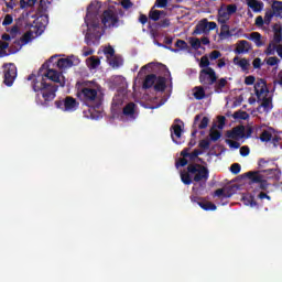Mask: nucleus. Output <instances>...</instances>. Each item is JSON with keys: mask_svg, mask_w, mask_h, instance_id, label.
Wrapping results in <instances>:
<instances>
[{"mask_svg": "<svg viewBox=\"0 0 282 282\" xmlns=\"http://www.w3.org/2000/svg\"><path fill=\"white\" fill-rule=\"evenodd\" d=\"M230 171L234 173V175H238V173H241V165L239 163H234Z\"/></svg>", "mask_w": 282, "mask_h": 282, "instance_id": "48", "label": "nucleus"}, {"mask_svg": "<svg viewBox=\"0 0 282 282\" xmlns=\"http://www.w3.org/2000/svg\"><path fill=\"white\" fill-rule=\"evenodd\" d=\"M280 59L278 57H268L267 58V65H270L271 67H274V65H279Z\"/></svg>", "mask_w": 282, "mask_h": 282, "instance_id": "49", "label": "nucleus"}, {"mask_svg": "<svg viewBox=\"0 0 282 282\" xmlns=\"http://www.w3.org/2000/svg\"><path fill=\"white\" fill-rule=\"evenodd\" d=\"M226 58L225 57H223V58H219L218 59V62H217V67L219 68V69H221V67H226Z\"/></svg>", "mask_w": 282, "mask_h": 282, "instance_id": "60", "label": "nucleus"}, {"mask_svg": "<svg viewBox=\"0 0 282 282\" xmlns=\"http://www.w3.org/2000/svg\"><path fill=\"white\" fill-rule=\"evenodd\" d=\"M183 127H184V123L180 120H176L172 126L171 135L175 144H182V142H184V140L182 139V132L184 131Z\"/></svg>", "mask_w": 282, "mask_h": 282, "instance_id": "15", "label": "nucleus"}, {"mask_svg": "<svg viewBox=\"0 0 282 282\" xmlns=\"http://www.w3.org/2000/svg\"><path fill=\"white\" fill-rule=\"evenodd\" d=\"M275 52H276L278 56H280V58H282V44H278Z\"/></svg>", "mask_w": 282, "mask_h": 282, "instance_id": "64", "label": "nucleus"}, {"mask_svg": "<svg viewBox=\"0 0 282 282\" xmlns=\"http://www.w3.org/2000/svg\"><path fill=\"white\" fill-rule=\"evenodd\" d=\"M246 3L252 12L259 13L263 11V2L259 0H246Z\"/></svg>", "mask_w": 282, "mask_h": 282, "instance_id": "22", "label": "nucleus"}, {"mask_svg": "<svg viewBox=\"0 0 282 282\" xmlns=\"http://www.w3.org/2000/svg\"><path fill=\"white\" fill-rule=\"evenodd\" d=\"M232 117L235 118V120H248V118H250V116L248 115V112L246 111H236Z\"/></svg>", "mask_w": 282, "mask_h": 282, "instance_id": "41", "label": "nucleus"}, {"mask_svg": "<svg viewBox=\"0 0 282 282\" xmlns=\"http://www.w3.org/2000/svg\"><path fill=\"white\" fill-rule=\"evenodd\" d=\"M100 8H102V4H100L98 0L91 2L87 8L85 19L87 25L85 41L87 45H98V43H100V39L105 32L104 28H118L120 19L118 18L113 6L109 7V9L102 13L101 23L100 20H98Z\"/></svg>", "mask_w": 282, "mask_h": 282, "instance_id": "1", "label": "nucleus"}, {"mask_svg": "<svg viewBox=\"0 0 282 282\" xmlns=\"http://www.w3.org/2000/svg\"><path fill=\"white\" fill-rule=\"evenodd\" d=\"M245 85H254V76H247L245 78Z\"/></svg>", "mask_w": 282, "mask_h": 282, "instance_id": "59", "label": "nucleus"}, {"mask_svg": "<svg viewBox=\"0 0 282 282\" xmlns=\"http://www.w3.org/2000/svg\"><path fill=\"white\" fill-rule=\"evenodd\" d=\"M209 61H217V58H221V52L219 51H213L208 55Z\"/></svg>", "mask_w": 282, "mask_h": 282, "instance_id": "46", "label": "nucleus"}, {"mask_svg": "<svg viewBox=\"0 0 282 282\" xmlns=\"http://www.w3.org/2000/svg\"><path fill=\"white\" fill-rule=\"evenodd\" d=\"M236 52L237 54H248L250 52V42L246 40L238 41Z\"/></svg>", "mask_w": 282, "mask_h": 282, "instance_id": "21", "label": "nucleus"}, {"mask_svg": "<svg viewBox=\"0 0 282 282\" xmlns=\"http://www.w3.org/2000/svg\"><path fill=\"white\" fill-rule=\"evenodd\" d=\"M271 8H272V10H273L272 12H273L274 14H281V12H282V1L274 0V1L272 2Z\"/></svg>", "mask_w": 282, "mask_h": 282, "instance_id": "40", "label": "nucleus"}, {"mask_svg": "<svg viewBox=\"0 0 282 282\" xmlns=\"http://www.w3.org/2000/svg\"><path fill=\"white\" fill-rule=\"evenodd\" d=\"M252 65L254 69H259V67H261V58L259 57L254 58Z\"/></svg>", "mask_w": 282, "mask_h": 282, "instance_id": "61", "label": "nucleus"}, {"mask_svg": "<svg viewBox=\"0 0 282 282\" xmlns=\"http://www.w3.org/2000/svg\"><path fill=\"white\" fill-rule=\"evenodd\" d=\"M215 195L216 197H232V194L228 192V188L217 189Z\"/></svg>", "mask_w": 282, "mask_h": 282, "instance_id": "44", "label": "nucleus"}, {"mask_svg": "<svg viewBox=\"0 0 282 282\" xmlns=\"http://www.w3.org/2000/svg\"><path fill=\"white\" fill-rule=\"evenodd\" d=\"M6 50H8V43L0 41V58H3V56H8Z\"/></svg>", "mask_w": 282, "mask_h": 282, "instance_id": "45", "label": "nucleus"}, {"mask_svg": "<svg viewBox=\"0 0 282 282\" xmlns=\"http://www.w3.org/2000/svg\"><path fill=\"white\" fill-rule=\"evenodd\" d=\"M3 68H4V84L8 87H12L17 78V66L10 63V64H6Z\"/></svg>", "mask_w": 282, "mask_h": 282, "instance_id": "13", "label": "nucleus"}, {"mask_svg": "<svg viewBox=\"0 0 282 282\" xmlns=\"http://www.w3.org/2000/svg\"><path fill=\"white\" fill-rule=\"evenodd\" d=\"M113 83L115 85H119V87H122V89L127 87V80L122 76L113 77Z\"/></svg>", "mask_w": 282, "mask_h": 282, "instance_id": "43", "label": "nucleus"}, {"mask_svg": "<svg viewBox=\"0 0 282 282\" xmlns=\"http://www.w3.org/2000/svg\"><path fill=\"white\" fill-rule=\"evenodd\" d=\"M14 21V19L12 18V15L7 14L4 17V20L2 22V25H12V22Z\"/></svg>", "mask_w": 282, "mask_h": 282, "instance_id": "55", "label": "nucleus"}, {"mask_svg": "<svg viewBox=\"0 0 282 282\" xmlns=\"http://www.w3.org/2000/svg\"><path fill=\"white\" fill-rule=\"evenodd\" d=\"M262 102L261 105L258 107V111L259 113H268V111H272V98L264 96L261 97Z\"/></svg>", "mask_w": 282, "mask_h": 282, "instance_id": "19", "label": "nucleus"}, {"mask_svg": "<svg viewBox=\"0 0 282 282\" xmlns=\"http://www.w3.org/2000/svg\"><path fill=\"white\" fill-rule=\"evenodd\" d=\"M63 55H53L48 59V63H53L57 69L61 72H65V69H69V67H74V65H78L80 59L77 56L70 55L67 57H61Z\"/></svg>", "mask_w": 282, "mask_h": 282, "instance_id": "7", "label": "nucleus"}, {"mask_svg": "<svg viewBox=\"0 0 282 282\" xmlns=\"http://www.w3.org/2000/svg\"><path fill=\"white\" fill-rule=\"evenodd\" d=\"M55 105L56 108L61 109L62 111L72 112L78 109L79 104L76 99H74V97H66L64 100L56 101Z\"/></svg>", "mask_w": 282, "mask_h": 282, "instance_id": "10", "label": "nucleus"}, {"mask_svg": "<svg viewBox=\"0 0 282 282\" xmlns=\"http://www.w3.org/2000/svg\"><path fill=\"white\" fill-rule=\"evenodd\" d=\"M272 43H275V45H282L281 32H275Z\"/></svg>", "mask_w": 282, "mask_h": 282, "instance_id": "53", "label": "nucleus"}, {"mask_svg": "<svg viewBox=\"0 0 282 282\" xmlns=\"http://www.w3.org/2000/svg\"><path fill=\"white\" fill-rule=\"evenodd\" d=\"M237 12V4L221 6L218 10L217 21L218 23L226 24L230 21L232 14Z\"/></svg>", "mask_w": 282, "mask_h": 282, "instance_id": "8", "label": "nucleus"}, {"mask_svg": "<svg viewBox=\"0 0 282 282\" xmlns=\"http://www.w3.org/2000/svg\"><path fill=\"white\" fill-rule=\"evenodd\" d=\"M210 30H217V23L203 19L197 23L193 34H210Z\"/></svg>", "mask_w": 282, "mask_h": 282, "instance_id": "11", "label": "nucleus"}, {"mask_svg": "<svg viewBox=\"0 0 282 282\" xmlns=\"http://www.w3.org/2000/svg\"><path fill=\"white\" fill-rule=\"evenodd\" d=\"M187 42L189 43L191 47H193V50H199V47H202V41L197 37H188Z\"/></svg>", "mask_w": 282, "mask_h": 282, "instance_id": "38", "label": "nucleus"}, {"mask_svg": "<svg viewBox=\"0 0 282 282\" xmlns=\"http://www.w3.org/2000/svg\"><path fill=\"white\" fill-rule=\"evenodd\" d=\"M175 47H177V48H173L171 51L177 53V52H180V50H188V43H186L183 40H177L175 43Z\"/></svg>", "mask_w": 282, "mask_h": 282, "instance_id": "36", "label": "nucleus"}, {"mask_svg": "<svg viewBox=\"0 0 282 282\" xmlns=\"http://www.w3.org/2000/svg\"><path fill=\"white\" fill-rule=\"evenodd\" d=\"M199 65H200V67H206V68H208V65H210V59H209V57L206 56V55L203 56V57L200 58Z\"/></svg>", "mask_w": 282, "mask_h": 282, "instance_id": "50", "label": "nucleus"}, {"mask_svg": "<svg viewBox=\"0 0 282 282\" xmlns=\"http://www.w3.org/2000/svg\"><path fill=\"white\" fill-rule=\"evenodd\" d=\"M246 135L243 127H236L230 132H228V138L231 140H241Z\"/></svg>", "mask_w": 282, "mask_h": 282, "instance_id": "20", "label": "nucleus"}, {"mask_svg": "<svg viewBox=\"0 0 282 282\" xmlns=\"http://www.w3.org/2000/svg\"><path fill=\"white\" fill-rule=\"evenodd\" d=\"M281 85V87H282V70H280L279 73H278V78H276V80L274 82V85Z\"/></svg>", "mask_w": 282, "mask_h": 282, "instance_id": "63", "label": "nucleus"}, {"mask_svg": "<svg viewBox=\"0 0 282 282\" xmlns=\"http://www.w3.org/2000/svg\"><path fill=\"white\" fill-rule=\"evenodd\" d=\"M87 66L89 67V69H96V67L100 66V59L97 58L96 56L89 57L87 61Z\"/></svg>", "mask_w": 282, "mask_h": 282, "instance_id": "33", "label": "nucleus"}, {"mask_svg": "<svg viewBox=\"0 0 282 282\" xmlns=\"http://www.w3.org/2000/svg\"><path fill=\"white\" fill-rule=\"evenodd\" d=\"M260 169H264L258 172H248L246 177H248L253 184H259L262 191L268 188V180H279L281 177V171L276 169L274 162L260 160Z\"/></svg>", "mask_w": 282, "mask_h": 282, "instance_id": "4", "label": "nucleus"}, {"mask_svg": "<svg viewBox=\"0 0 282 282\" xmlns=\"http://www.w3.org/2000/svg\"><path fill=\"white\" fill-rule=\"evenodd\" d=\"M199 80L203 85H213L217 82V74L215 69L207 67L200 70Z\"/></svg>", "mask_w": 282, "mask_h": 282, "instance_id": "12", "label": "nucleus"}, {"mask_svg": "<svg viewBox=\"0 0 282 282\" xmlns=\"http://www.w3.org/2000/svg\"><path fill=\"white\" fill-rule=\"evenodd\" d=\"M246 39L252 41L257 47H263V45H265V37L259 32H252L251 34L246 35Z\"/></svg>", "mask_w": 282, "mask_h": 282, "instance_id": "18", "label": "nucleus"}, {"mask_svg": "<svg viewBox=\"0 0 282 282\" xmlns=\"http://www.w3.org/2000/svg\"><path fill=\"white\" fill-rule=\"evenodd\" d=\"M166 87V79L164 77H156L154 82V89L156 91H164Z\"/></svg>", "mask_w": 282, "mask_h": 282, "instance_id": "28", "label": "nucleus"}, {"mask_svg": "<svg viewBox=\"0 0 282 282\" xmlns=\"http://www.w3.org/2000/svg\"><path fill=\"white\" fill-rule=\"evenodd\" d=\"M254 91L259 100H261V98H264V96H268L269 91L265 80L258 79L254 84Z\"/></svg>", "mask_w": 282, "mask_h": 282, "instance_id": "17", "label": "nucleus"}, {"mask_svg": "<svg viewBox=\"0 0 282 282\" xmlns=\"http://www.w3.org/2000/svg\"><path fill=\"white\" fill-rule=\"evenodd\" d=\"M158 77H155V75H148L145 77V80L143 83V87L145 89H149V87H153V85H155V80H156Z\"/></svg>", "mask_w": 282, "mask_h": 282, "instance_id": "35", "label": "nucleus"}, {"mask_svg": "<svg viewBox=\"0 0 282 282\" xmlns=\"http://www.w3.org/2000/svg\"><path fill=\"white\" fill-rule=\"evenodd\" d=\"M120 6L124 8V10H129V8H133V2L131 0H119Z\"/></svg>", "mask_w": 282, "mask_h": 282, "instance_id": "47", "label": "nucleus"}, {"mask_svg": "<svg viewBox=\"0 0 282 282\" xmlns=\"http://www.w3.org/2000/svg\"><path fill=\"white\" fill-rule=\"evenodd\" d=\"M6 7L9 8V10H14V8H17V2L11 0L9 2H6Z\"/></svg>", "mask_w": 282, "mask_h": 282, "instance_id": "62", "label": "nucleus"}, {"mask_svg": "<svg viewBox=\"0 0 282 282\" xmlns=\"http://www.w3.org/2000/svg\"><path fill=\"white\" fill-rule=\"evenodd\" d=\"M230 36H232V34H230V26H228V24H223L220 28L219 39L224 41L226 39H230Z\"/></svg>", "mask_w": 282, "mask_h": 282, "instance_id": "27", "label": "nucleus"}, {"mask_svg": "<svg viewBox=\"0 0 282 282\" xmlns=\"http://www.w3.org/2000/svg\"><path fill=\"white\" fill-rule=\"evenodd\" d=\"M43 21H45V18L41 17L34 22V24L28 26L25 33L20 39L21 45H28V43H32L34 39H37V36H41V34L45 32V24L39 26V23H43Z\"/></svg>", "mask_w": 282, "mask_h": 282, "instance_id": "6", "label": "nucleus"}, {"mask_svg": "<svg viewBox=\"0 0 282 282\" xmlns=\"http://www.w3.org/2000/svg\"><path fill=\"white\" fill-rule=\"evenodd\" d=\"M209 122H210V119H208V117H202V116L197 115L195 117L194 124H195V127H198V129H206V127H208Z\"/></svg>", "mask_w": 282, "mask_h": 282, "instance_id": "23", "label": "nucleus"}, {"mask_svg": "<svg viewBox=\"0 0 282 282\" xmlns=\"http://www.w3.org/2000/svg\"><path fill=\"white\" fill-rule=\"evenodd\" d=\"M227 144L230 147V149H239L241 147L239 141H234L232 139L227 140Z\"/></svg>", "mask_w": 282, "mask_h": 282, "instance_id": "51", "label": "nucleus"}, {"mask_svg": "<svg viewBox=\"0 0 282 282\" xmlns=\"http://www.w3.org/2000/svg\"><path fill=\"white\" fill-rule=\"evenodd\" d=\"M183 184H193V182H206L208 180V170L199 164L188 165L186 172L181 173Z\"/></svg>", "mask_w": 282, "mask_h": 282, "instance_id": "5", "label": "nucleus"}, {"mask_svg": "<svg viewBox=\"0 0 282 282\" xmlns=\"http://www.w3.org/2000/svg\"><path fill=\"white\" fill-rule=\"evenodd\" d=\"M91 54H94L93 48H90V47L83 48V56H91Z\"/></svg>", "mask_w": 282, "mask_h": 282, "instance_id": "58", "label": "nucleus"}, {"mask_svg": "<svg viewBox=\"0 0 282 282\" xmlns=\"http://www.w3.org/2000/svg\"><path fill=\"white\" fill-rule=\"evenodd\" d=\"M182 158L176 162V169L180 166H186L188 162H195L197 160V155H199V151L195 150L192 153H188V150H183L181 152Z\"/></svg>", "mask_w": 282, "mask_h": 282, "instance_id": "14", "label": "nucleus"}, {"mask_svg": "<svg viewBox=\"0 0 282 282\" xmlns=\"http://www.w3.org/2000/svg\"><path fill=\"white\" fill-rule=\"evenodd\" d=\"M122 102H124V95H117L112 99V111H118L120 107H122Z\"/></svg>", "mask_w": 282, "mask_h": 282, "instance_id": "25", "label": "nucleus"}, {"mask_svg": "<svg viewBox=\"0 0 282 282\" xmlns=\"http://www.w3.org/2000/svg\"><path fill=\"white\" fill-rule=\"evenodd\" d=\"M279 46V44L271 42L267 50L264 51V54H267V56H274V54L276 53V47Z\"/></svg>", "mask_w": 282, "mask_h": 282, "instance_id": "37", "label": "nucleus"}, {"mask_svg": "<svg viewBox=\"0 0 282 282\" xmlns=\"http://www.w3.org/2000/svg\"><path fill=\"white\" fill-rule=\"evenodd\" d=\"M101 51L104 52L107 62H110L111 58H113L116 56V51L113 50V46L111 45H106V46H101Z\"/></svg>", "mask_w": 282, "mask_h": 282, "instance_id": "26", "label": "nucleus"}, {"mask_svg": "<svg viewBox=\"0 0 282 282\" xmlns=\"http://www.w3.org/2000/svg\"><path fill=\"white\" fill-rule=\"evenodd\" d=\"M135 113V104L130 102L123 108V116H128L129 118H133Z\"/></svg>", "mask_w": 282, "mask_h": 282, "instance_id": "31", "label": "nucleus"}, {"mask_svg": "<svg viewBox=\"0 0 282 282\" xmlns=\"http://www.w3.org/2000/svg\"><path fill=\"white\" fill-rule=\"evenodd\" d=\"M193 96L196 98V100H202L206 96V91L202 86H197L193 89Z\"/></svg>", "mask_w": 282, "mask_h": 282, "instance_id": "30", "label": "nucleus"}, {"mask_svg": "<svg viewBox=\"0 0 282 282\" xmlns=\"http://www.w3.org/2000/svg\"><path fill=\"white\" fill-rule=\"evenodd\" d=\"M224 124H226V117H219L217 123L214 126L219 130L224 129Z\"/></svg>", "mask_w": 282, "mask_h": 282, "instance_id": "52", "label": "nucleus"}, {"mask_svg": "<svg viewBox=\"0 0 282 282\" xmlns=\"http://www.w3.org/2000/svg\"><path fill=\"white\" fill-rule=\"evenodd\" d=\"M50 61H47L41 68L37 75H30L28 80H32V87L34 91H42L44 100L50 101L56 98V91H58V86L52 84H46L45 78L56 83L59 87H65L67 80L63 70H57L56 68H50Z\"/></svg>", "mask_w": 282, "mask_h": 282, "instance_id": "2", "label": "nucleus"}, {"mask_svg": "<svg viewBox=\"0 0 282 282\" xmlns=\"http://www.w3.org/2000/svg\"><path fill=\"white\" fill-rule=\"evenodd\" d=\"M169 25H171V20L169 19H163L159 22L160 28H169Z\"/></svg>", "mask_w": 282, "mask_h": 282, "instance_id": "56", "label": "nucleus"}, {"mask_svg": "<svg viewBox=\"0 0 282 282\" xmlns=\"http://www.w3.org/2000/svg\"><path fill=\"white\" fill-rule=\"evenodd\" d=\"M171 0H156L154 8H166V4L170 2Z\"/></svg>", "mask_w": 282, "mask_h": 282, "instance_id": "54", "label": "nucleus"}, {"mask_svg": "<svg viewBox=\"0 0 282 282\" xmlns=\"http://www.w3.org/2000/svg\"><path fill=\"white\" fill-rule=\"evenodd\" d=\"M273 18H274V13L272 12V10L265 11L264 18L261 15L256 18L257 28H259L260 30H268V25L272 23Z\"/></svg>", "mask_w": 282, "mask_h": 282, "instance_id": "16", "label": "nucleus"}, {"mask_svg": "<svg viewBox=\"0 0 282 282\" xmlns=\"http://www.w3.org/2000/svg\"><path fill=\"white\" fill-rule=\"evenodd\" d=\"M164 17H166V12L164 11L153 9L150 11V19H152V21H160V19H164Z\"/></svg>", "mask_w": 282, "mask_h": 282, "instance_id": "29", "label": "nucleus"}, {"mask_svg": "<svg viewBox=\"0 0 282 282\" xmlns=\"http://www.w3.org/2000/svg\"><path fill=\"white\" fill-rule=\"evenodd\" d=\"M234 65H237L242 69V72H248V67H250V62L246 58L235 57Z\"/></svg>", "mask_w": 282, "mask_h": 282, "instance_id": "24", "label": "nucleus"}, {"mask_svg": "<svg viewBox=\"0 0 282 282\" xmlns=\"http://www.w3.org/2000/svg\"><path fill=\"white\" fill-rule=\"evenodd\" d=\"M226 85H228V80L226 78H220L215 86L217 94H221V91L226 89Z\"/></svg>", "mask_w": 282, "mask_h": 282, "instance_id": "34", "label": "nucleus"}, {"mask_svg": "<svg viewBox=\"0 0 282 282\" xmlns=\"http://www.w3.org/2000/svg\"><path fill=\"white\" fill-rule=\"evenodd\" d=\"M77 96L90 107L89 112L93 120H98V118H102V115L94 113V109H98L100 107V98L102 93L100 91V86L94 82H84L77 83Z\"/></svg>", "mask_w": 282, "mask_h": 282, "instance_id": "3", "label": "nucleus"}, {"mask_svg": "<svg viewBox=\"0 0 282 282\" xmlns=\"http://www.w3.org/2000/svg\"><path fill=\"white\" fill-rule=\"evenodd\" d=\"M282 139V132H276L272 128H267L262 130L260 135V140L262 142H273L274 147H276V142Z\"/></svg>", "mask_w": 282, "mask_h": 282, "instance_id": "9", "label": "nucleus"}, {"mask_svg": "<svg viewBox=\"0 0 282 282\" xmlns=\"http://www.w3.org/2000/svg\"><path fill=\"white\" fill-rule=\"evenodd\" d=\"M210 139L216 141L219 140L221 138V132L220 130L217 128V126H213V128L210 129Z\"/></svg>", "mask_w": 282, "mask_h": 282, "instance_id": "39", "label": "nucleus"}, {"mask_svg": "<svg viewBox=\"0 0 282 282\" xmlns=\"http://www.w3.org/2000/svg\"><path fill=\"white\" fill-rule=\"evenodd\" d=\"M110 67L118 68L122 65V57L120 55H115L108 62Z\"/></svg>", "mask_w": 282, "mask_h": 282, "instance_id": "32", "label": "nucleus"}, {"mask_svg": "<svg viewBox=\"0 0 282 282\" xmlns=\"http://www.w3.org/2000/svg\"><path fill=\"white\" fill-rule=\"evenodd\" d=\"M240 155H242L243 158H246V155H250V148L248 147L240 148Z\"/></svg>", "mask_w": 282, "mask_h": 282, "instance_id": "57", "label": "nucleus"}, {"mask_svg": "<svg viewBox=\"0 0 282 282\" xmlns=\"http://www.w3.org/2000/svg\"><path fill=\"white\" fill-rule=\"evenodd\" d=\"M199 206L203 208V210H217V206L210 202L199 203Z\"/></svg>", "mask_w": 282, "mask_h": 282, "instance_id": "42", "label": "nucleus"}]
</instances>
